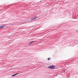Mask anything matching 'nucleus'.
<instances>
[{"instance_id":"f257e3e1","label":"nucleus","mask_w":78,"mask_h":78,"mask_svg":"<svg viewBox=\"0 0 78 78\" xmlns=\"http://www.w3.org/2000/svg\"><path fill=\"white\" fill-rule=\"evenodd\" d=\"M55 68V66L54 65L48 67V68L51 69H54Z\"/></svg>"},{"instance_id":"f03ea898","label":"nucleus","mask_w":78,"mask_h":78,"mask_svg":"<svg viewBox=\"0 0 78 78\" xmlns=\"http://www.w3.org/2000/svg\"><path fill=\"white\" fill-rule=\"evenodd\" d=\"M37 16H36L34 18H32L31 19V20H35V19H36V18H37Z\"/></svg>"},{"instance_id":"7ed1b4c3","label":"nucleus","mask_w":78,"mask_h":78,"mask_svg":"<svg viewBox=\"0 0 78 78\" xmlns=\"http://www.w3.org/2000/svg\"><path fill=\"white\" fill-rule=\"evenodd\" d=\"M19 74V73L18 74H14L12 75V76H16V75H17Z\"/></svg>"},{"instance_id":"20e7f679","label":"nucleus","mask_w":78,"mask_h":78,"mask_svg":"<svg viewBox=\"0 0 78 78\" xmlns=\"http://www.w3.org/2000/svg\"><path fill=\"white\" fill-rule=\"evenodd\" d=\"M4 27H5V26H0V28H4Z\"/></svg>"},{"instance_id":"39448f33","label":"nucleus","mask_w":78,"mask_h":78,"mask_svg":"<svg viewBox=\"0 0 78 78\" xmlns=\"http://www.w3.org/2000/svg\"><path fill=\"white\" fill-rule=\"evenodd\" d=\"M35 42V41H32V42H30V43H29V45H30V44H32V43H33V42Z\"/></svg>"},{"instance_id":"423d86ee","label":"nucleus","mask_w":78,"mask_h":78,"mask_svg":"<svg viewBox=\"0 0 78 78\" xmlns=\"http://www.w3.org/2000/svg\"><path fill=\"white\" fill-rule=\"evenodd\" d=\"M48 61H50V58H48Z\"/></svg>"}]
</instances>
